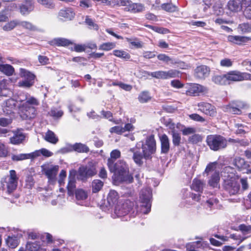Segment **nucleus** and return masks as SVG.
I'll return each instance as SVG.
<instances>
[{
	"label": "nucleus",
	"instance_id": "obj_1",
	"mask_svg": "<svg viewBox=\"0 0 251 251\" xmlns=\"http://www.w3.org/2000/svg\"><path fill=\"white\" fill-rule=\"evenodd\" d=\"M230 167H226L222 172L224 187L230 196L236 195L240 191V185L233 173L229 172Z\"/></svg>",
	"mask_w": 251,
	"mask_h": 251
},
{
	"label": "nucleus",
	"instance_id": "obj_2",
	"mask_svg": "<svg viewBox=\"0 0 251 251\" xmlns=\"http://www.w3.org/2000/svg\"><path fill=\"white\" fill-rule=\"evenodd\" d=\"M108 168L111 172L115 173L119 181L126 183L133 181V178L129 174L128 165L124 160H120L115 163L110 161Z\"/></svg>",
	"mask_w": 251,
	"mask_h": 251
},
{
	"label": "nucleus",
	"instance_id": "obj_3",
	"mask_svg": "<svg viewBox=\"0 0 251 251\" xmlns=\"http://www.w3.org/2000/svg\"><path fill=\"white\" fill-rule=\"evenodd\" d=\"M18 101L22 103L19 106V110L27 118H33L36 114V109L34 106L39 104L38 100L33 97L26 96L25 100L19 99Z\"/></svg>",
	"mask_w": 251,
	"mask_h": 251
},
{
	"label": "nucleus",
	"instance_id": "obj_4",
	"mask_svg": "<svg viewBox=\"0 0 251 251\" xmlns=\"http://www.w3.org/2000/svg\"><path fill=\"white\" fill-rule=\"evenodd\" d=\"M206 142L210 149L217 151L225 148L227 146V140L220 135H209L207 136Z\"/></svg>",
	"mask_w": 251,
	"mask_h": 251
},
{
	"label": "nucleus",
	"instance_id": "obj_5",
	"mask_svg": "<svg viewBox=\"0 0 251 251\" xmlns=\"http://www.w3.org/2000/svg\"><path fill=\"white\" fill-rule=\"evenodd\" d=\"M97 173L96 164L90 162L87 165L79 167L78 171V178L82 181H85L88 177L95 176Z\"/></svg>",
	"mask_w": 251,
	"mask_h": 251
},
{
	"label": "nucleus",
	"instance_id": "obj_6",
	"mask_svg": "<svg viewBox=\"0 0 251 251\" xmlns=\"http://www.w3.org/2000/svg\"><path fill=\"white\" fill-rule=\"evenodd\" d=\"M142 149L144 158L146 159L150 158L151 154L155 152L156 149V141L153 135H151L147 137L145 143L142 144Z\"/></svg>",
	"mask_w": 251,
	"mask_h": 251
},
{
	"label": "nucleus",
	"instance_id": "obj_7",
	"mask_svg": "<svg viewBox=\"0 0 251 251\" xmlns=\"http://www.w3.org/2000/svg\"><path fill=\"white\" fill-rule=\"evenodd\" d=\"M151 198V191L150 188H146L141 190L139 198L142 203V208L146 209L145 210L142 209V212L145 214H148L151 210V204L150 201Z\"/></svg>",
	"mask_w": 251,
	"mask_h": 251
},
{
	"label": "nucleus",
	"instance_id": "obj_8",
	"mask_svg": "<svg viewBox=\"0 0 251 251\" xmlns=\"http://www.w3.org/2000/svg\"><path fill=\"white\" fill-rule=\"evenodd\" d=\"M20 74L22 77L24 78L25 80L18 82L19 86L24 88H30L33 85L35 77L34 74L23 68L20 69Z\"/></svg>",
	"mask_w": 251,
	"mask_h": 251
},
{
	"label": "nucleus",
	"instance_id": "obj_9",
	"mask_svg": "<svg viewBox=\"0 0 251 251\" xmlns=\"http://www.w3.org/2000/svg\"><path fill=\"white\" fill-rule=\"evenodd\" d=\"M227 84L230 81H240L244 80H250L251 74L248 73H242L238 71H232L226 74Z\"/></svg>",
	"mask_w": 251,
	"mask_h": 251
},
{
	"label": "nucleus",
	"instance_id": "obj_10",
	"mask_svg": "<svg viewBox=\"0 0 251 251\" xmlns=\"http://www.w3.org/2000/svg\"><path fill=\"white\" fill-rule=\"evenodd\" d=\"M148 75L157 79H166L170 78L178 77L179 72L176 70H170L168 71H159L149 72Z\"/></svg>",
	"mask_w": 251,
	"mask_h": 251
},
{
	"label": "nucleus",
	"instance_id": "obj_11",
	"mask_svg": "<svg viewBox=\"0 0 251 251\" xmlns=\"http://www.w3.org/2000/svg\"><path fill=\"white\" fill-rule=\"evenodd\" d=\"M18 177L17 176L15 170H10L9 175L6 176L4 178V182L6 183L7 192L9 193H11L16 189L18 184Z\"/></svg>",
	"mask_w": 251,
	"mask_h": 251
},
{
	"label": "nucleus",
	"instance_id": "obj_12",
	"mask_svg": "<svg viewBox=\"0 0 251 251\" xmlns=\"http://www.w3.org/2000/svg\"><path fill=\"white\" fill-rule=\"evenodd\" d=\"M133 203L129 200H126L122 203H119L115 207V213L121 217L127 214L132 209Z\"/></svg>",
	"mask_w": 251,
	"mask_h": 251
},
{
	"label": "nucleus",
	"instance_id": "obj_13",
	"mask_svg": "<svg viewBox=\"0 0 251 251\" xmlns=\"http://www.w3.org/2000/svg\"><path fill=\"white\" fill-rule=\"evenodd\" d=\"M42 167L43 171L49 178V181L52 182H54L59 170V166L58 165L47 164L42 166Z\"/></svg>",
	"mask_w": 251,
	"mask_h": 251
},
{
	"label": "nucleus",
	"instance_id": "obj_14",
	"mask_svg": "<svg viewBox=\"0 0 251 251\" xmlns=\"http://www.w3.org/2000/svg\"><path fill=\"white\" fill-rule=\"evenodd\" d=\"M207 91L206 87L200 84H193L186 91V94L187 96H195L199 95L200 93H206Z\"/></svg>",
	"mask_w": 251,
	"mask_h": 251
},
{
	"label": "nucleus",
	"instance_id": "obj_15",
	"mask_svg": "<svg viewBox=\"0 0 251 251\" xmlns=\"http://www.w3.org/2000/svg\"><path fill=\"white\" fill-rule=\"evenodd\" d=\"M76 171L75 170L72 169L70 171L69 175L68 177L69 181L67 185L68 194L69 196H72L74 194L75 190V176Z\"/></svg>",
	"mask_w": 251,
	"mask_h": 251
},
{
	"label": "nucleus",
	"instance_id": "obj_16",
	"mask_svg": "<svg viewBox=\"0 0 251 251\" xmlns=\"http://www.w3.org/2000/svg\"><path fill=\"white\" fill-rule=\"evenodd\" d=\"M245 104L241 101H237L236 103H232L228 104L225 107L226 112L233 114H239L241 113L240 108L245 107Z\"/></svg>",
	"mask_w": 251,
	"mask_h": 251
},
{
	"label": "nucleus",
	"instance_id": "obj_17",
	"mask_svg": "<svg viewBox=\"0 0 251 251\" xmlns=\"http://www.w3.org/2000/svg\"><path fill=\"white\" fill-rule=\"evenodd\" d=\"M199 110L204 114L213 116L216 113L214 107L209 103L201 102L198 103Z\"/></svg>",
	"mask_w": 251,
	"mask_h": 251
},
{
	"label": "nucleus",
	"instance_id": "obj_18",
	"mask_svg": "<svg viewBox=\"0 0 251 251\" xmlns=\"http://www.w3.org/2000/svg\"><path fill=\"white\" fill-rule=\"evenodd\" d=\"M210 73L209 68L205 65L198 66L195 70V76L198 79H204Z\"/></svg>",
	"mask_w": 251,
	"mask_h": 251
},
{
	"label": "nucleus",
	"instance_id": "obj_19",
	"mask_svg": "<svg viewBox=\"0 0 251 251\" xmlns=\"http://www.w3.org/2000/svg\"><path fill=\"white\" fill-rule=\"evenodd\" d=\"M18 100L17 101L13 99H10L6 100L3 105V111L5 114L9 115L13 113L14 110L16 107V104Z\"/></svg>",
	"mask_w": 251,
	"mask_h": 251
},
{
	"label": "nucleus",
	"instance_id": "obj_20",
	"mask_svg": "<svg viewBox=\"0 0 251 251\" xmlns=\"http://www.w3.org/2000/svg\"><path fill=\"white\" fill-rule=\"evenodd\" d=\"M125 10L132 13L141 12L145 10V7L141 3H132L131 1L128 0V3L126 6Z\"/></svg>",
	"mask_w": 251,
	"mask_h": 251
},
{
	"label": "nucleus",
	"instance_id": "obj_21",
	"mask_svg": "<svg viewBox=\"0 0 251 251\" xmlns=\"http://www.w3.org/2000/svg\"><path fill=\"white\" fill-rule=\"evenodd\" d=\"M227 40L230 42L241 45L251 40V38L246 36L229 35Z\"/></svg>",
	"mask_w": 251,
	"mask_h": 251
},
{
	"label": "nucleus",
	"instance_id": "obj_22",
	"mask_svg": "<svg viewBox=\"0 0 251 251\" xmlns=\"http://www.w3.org/2000/svg\"><path fill=\"white\" fill-rule=\"evenodd\" d=\"M227 6L230 11L234 12H237L242 9V7H244L243 0L242 2L240 0H230L227 3Z\"/></svg>",
	"mask_w": 251,
	"mask_h": 251
},
{
	"label": "nucleus",
	"instance_id": "obj_23",
	"mask_svg": "<svg viewBox=\"0 0 251 251\" xmlns=\"http://www.w3.org/2000/svg\"><path fill=\"white\" fill-rule=\"evenodd\" d=\"M25 4H22L20 6V13L24 15H27L33 10V0H24Z\"/></svg>",
	"mask_w": 251,
	"mask_h": 251
},
{
	"label": "nucleus",
	"instance_id": "obj_24",
	"mask_svg": "<svg viewBox=\"0 0 251 251\" xmlns=\"http://www.w3.org/2000/svg\"><path fill=\"white\" fill-rule=\"evenodd\" d=\"M162 153H167L170 150V140L166 134L160 136Z\"/></svg>",
	"mask_w": 251,
	"mask_h": 251
},
{
	"label": "nucleus",
	"instance_id": "obj_25",
	"mask_svg": "<svg viewBox=\"0 0 251 251\" xmlns=\"http://www.w3.org/2000/svg\"><path fill=\"white\" fill-rule=\"evenodd\" d=\"M129 151L133 153V159L135 163L139 166H141L143 164V159L144 158V154L139 151H136L134 148L130 149Z\"/></svg>",
	"mask_w": 251,
	"mask_h": 251
},
{
	"label": "nucleus",
	"instance_id": "obj_26",
	"mask_svg": "<svg viewBox=\"0 0 251 251\" xmlns=\"http://www.w3.org/2000/svg\"><path fill=\"white\" fill-rule=\"evenodd\" d=\"M25 135L21 132L18 131L14 133L13 137L10 138V143L14 145L21 144L25 140Z\"/></svg>",
	"mask_w": 251,
	"mask_h": 251
},
{
	"label": "nucleus",
	"instance_id": "obj_27",
	"mask_svg": "<svg viewBox=\"0 0 251 251\" xmlns=\"http://www.w3.org/2000/svg\"><path fill=\"white\" fill-rule=\"evenodd\" d=\"M75 13L72 8H67L61 9L59 12V16L68 20H72Z\"/></svg>",
	"mask_w": 251,
	"mask_h": 251
},
{
	"label": "nucleus",
	"instance_id": "obj_28",
	"mask_svg": "<svg viewBox=\"0 0 251 251\" xmlns=\"http://www.w3.org/2000/svg\"><path fill=\"white\" fill-rule=\"evenodd\" d=\"M244 7V15L248 19H251V0H243Z\"/></svg>",
	"mask_w": 251,
	"mask_h": 251
},
{
	"label": "nucleus",
	"instance_id": "obj_29",
	"mask_svg": "<svg viewBox=\"0 0 251 251\" xmlns=\"http://www.w3.org/2000/svg\"><path fill=\"white\" fill-rule=\"evenodd\" d=\"M212 81L216 84L227 85V80L226 74L223 75H214L212 78Z\"/></svg>",
	"mask_w": 251,
	"mask_h": 251
},
{
	"label": "nucleus",
	"instance_id": "obj_30",
	"mask_svg": "<svg viewBox=\"0 0 251 251\" xmlns=\"http://www.w3.org/2000/svg\"><path fill=\"white\" fill-rule=\"evenodd\" d=\"M73 145V151L79 153H87L89 151V148L85 144L76 143Z\"/></svg>",
	"mask_w": 251,
	"mask_h": 251
},
{
	"label": "nucleus",
	"instance_id": "obj_31",
	"mask_svg": "<svg viewBox=\"0 0 251 251\" xmlns=\"http://www.w3.org/2000/svg\"><path fill=\"white\" fill-rule=\"evenodd\" d=\"M44 139L47 142L53 144H56L58 141V139L54 133L50 130H48L46 133Z\"/></svg>",
	"mask_w": 251,
	"mask_h": 251
},
{
	"label": "nucleus",
	"instance_id": "obj_32",
	"mask_svg": "<svg viewBox=\"0 0 251 251\" xmlns=\"http://www.w3.org/2000/svg\"><path fill=\"white\" fill-rule=\"evenodd\" d=\"M0 71L8 76H10L13 74L14 69L10 65L0 64Z\"/></svg>",
	"mask_w": 251,
	"mask_h": 251
},
{
	"label": "nucleus",
	"instance_id": "obj_33",
	"mask_svg": "<svg viewBox=\"0 0 251 251\" xmlns=\"http://www.w3.org/2000/svg\"><path fill=\"white\" fill-rule=\"evenodd\" d=\"M118 199L119 195L116 191L111 190L109 191L107 199V201L110 205L115 203L117 201Z\"/></svg>",
	"mask_w": 251,
	"mask_h": 251
},
{
	"label": "nucleus",
	"instance_id": "obj_34",
	"mask_svg": "<svg viewBox=\"0 0 251 251\" xmlns=\"http://www.w3.org/2000/svg\"><path fill=\"white\" fill-rule=\"evenodd\" d=\"M234 165L240 170H244L249 167L245 160L241 157H237L234 161Z\"/></svg>",
	"mask_w": 251,
	"mask_h": 251
},
{
	"label": "nucleus",
	"instance_id": "obj_35",
	"mask_svg": "<svg viewBox=\"0 0 251 251\" xmlns=\"http://www.w3.org/2000/svg\"><path fill=\"white\" fill-rule=\"evenodd\" d=\"M204 187L203 182L200 179H194L193 181L191 188L197 192H201L202 191Z\"/></svg>",
	"mask_w": 251,
	"mask_h": 251
},
{
	"label": "nucleus",
	"instance_id": "obj_36",
	"mask_svg": "<svg viewBox=\"0 0 251 251\" xmlns=\"http://www.w3.org/2000/svg\"><path fill=\"white\" fill-rule=\"evenodd\" d=\"M219 174L218 172L215 171L209 179L208 183L213 188L217 187L219 185Z\"/></svg>",
	"mask_w": 251,
	"mask_h": 251
},
{
	"label": "nucleus",
	"instance_id": "obj_37",
	"mask_svg": "<svg viewBox=\"0 0 251 251\" xmlns=\"http://www.w3.org/2000/svg\"><path fill=\"white\" fill-rule=\"evenodd\" d=\"M151 99V97L148 91H143L141 92L138 97L139 101L142 103L148 102Z\"/></svg>",
	"mask_w": 251,
	"mask_h": 251
},
{
	"label": "nucleus",
	"instance_id": "obj_38",
	"mask_svg": "<svg viewBox=\"0 0 251 251\" xmlns=\"http://www.w3.org/2000/svg\"><path fill=\"white\" fill-rule=\"evenodd\" d=\"M103 182L99 179H95L92 181V187L93 193H97L102 188Z\"/></svg>",
	"mask_w": 251,
	"mask_h": 251
},
{
	"label": "nucleus",
	"instance_id": "obj_39",
	"mask_svg": "<svg viewBox=\"0 0 251 251\" xmlns=\"http://www.w3.org/2000/svg\"><path fill=\"white\" fill-rule=\"evenodd\" d=\"M239 230L247 237H251V226L241 224L239 226Z\"/></svg>",
	"mask_w": 251,
	"mask_h": 251
},
{
	"label": "nucleus",
	"instance_id": "obj_40",
	"mask_svg": "<svg viewBox=\"0 0 251 251\" xmlns=\"http://www.w3.org/2000/svg\"><path fill=\"white\" fill-rule=\"evenodd\" d=\"M113 53L116 56L123 58L126 60H127L130 58V54L124 50H114Z\"/></svg>",
	"mask_w": 251,
	"mask_h": 251
},
{
	"label": "nucleus",
	"instance_id": "obj_41",
	"mask_svg": "<svg viewBox=\"0 0 251 251\" xmlns=\"http://www.w3.org/2000/svg\"><path fill=\"white\" fill-rule=\"evenodd\" d=\"M52 43L58 46H66L71 43L69 40L62 38H55Z\"/></svg>",
	"mask_w": 251,
	"mask_h": 251
},
{
	"label": "nucleus",
	"instance_id": "obj_42",
	"mask_svg": "<svg viewBox=\"0 0 251 251\" xmlns=\"http://www.w3.org/2000/svg\"><path fill=\"white\" fill-rule=\"evenodd\" d=\"M7 245L12 249L15 248L18 245V241L16 237H8L6 240Z\"/></svg>",
	"mask_w": 251,
	"mask_h": 251
},
{
	"label": "nucleus",
	"instance_id": "obj_43",
	"mask_svg": "<svg viewBox=\"0 0 251 251\" xmlns=\"http://www.w3.org/2000/svg\"><path fill=\"white\" fill-rule=\"evenodd\" d=\"M121 156V152L118 150H114L112 151L110 153V158L107 160V165L109 166V163L110 161L113 163H115V161L117 158H119Z\"/></svg>",
	"mask_w": 251,
	"mask_h": 251
},
{
	"label": "nucleus",
	"instance_id": "obj_44",
	"mask_svg": "<svg viewBox=\"0 0 251 251\" xmlns=\"http://www.w3.org/2000/svg\"><path fill=\"white\" fill-rule=\"evenodd\" d=\"M238 29L243 34L251 32V25L249 23H242L239 25Z\"/></svg>",
	"mask_w": 251,
	"mask_h": 251
},
{
	"label": "nucleus",
	"instance_id": "obj_45",
	"mask_svg": "<svg viewBox=\"0 0 251 251\" xmlns=\"http://www.w3.org/2000/svg\"><path fill=\"white\" fill-rule=\"evenodd\" d=\"M172 142L175 146H179L181 141V136L179 133L175 131H172Z\"/></svg>",
	"mask_w": 251,
	"mask_h": 251
},
{
	"label": "nucleus",
	"instance_id": "obj_46",
	"mask_svg": "<svg viewBox=\"0 0 251 251\" xmlns=\"http://www.w3.org/2000/svg\"><path fill=\"white\" fill-rule=\"evenodd\" d=\"M115 47L116 44L114 43L107 42L101 44L99 46V50L104 51H109L115 48Z\"/></svg>",
	"mask_w": 251,
	"mask_h": 251
},
{
	"label": "nucleus",
	"instance_id": "obj_47",
	"mask_svg": "<svg viewBox=\"0 0 251 251\" xmlns=\"http://www.w3.org/2000/svg\"><path fill=\"white\" fill-rule=\"evenodd\" d=\"M161 7L163 10L169 12H173L177 11V7L170 3H163L161 5Z\"/></svg>",
	"mask_w": 251,
	"mask_h": 251
},
{
	"label": "nucleus",
	"instance_id": "obj_48",
	"mask_svg": "<svg viewBox=\"0 0 251 251\" xmlns=\"http://www.w3.org/2000/svg\"><path fill=\"white\" fill-rule=\"evenodd\" d=\"M88 197L87 193L82 189H77L75 191V197L78 200H84Z\"/></svg>",
	"mask_w": 251,
	"mask_h": 251
},
{
	"label": "nucleus",
	"instance_id": "obj_49",
	"mask_svg": "<svg viewBox=\"0 0 251 251\" xmlns=\"http://www.w3.org/2000/svg\"><path fill=\"white\" fill-rule=\"evenodd\" d=\"M157 58L159 60L164 61L166 63L170 62V63L172 64L176 63V61H175L172 58L165 54H160L158 55Z\"/></svg>",
	"mask_w": 251,
	"mask_h": 251
},
{
	"label": "nucleus",
	"instance_id": "obj_50",
	"mask_svg": "<svg viewBox=\"0 0 251 251\" xmlns=\"http://www.w3.org/2000/svg\"><path fill=\"white\" fill-rule=\"evenodd\" d=\"M29 155L27 153H21L19 154H13L11 159L14 161H22L26 159H28Z\"/></svg>",
	"mask_w": 251,
	"mask_h": 251
},
{
	"label": "nucleus",
	"instance_id": "obj_51",
	"mask_svg": "<svg viewBox=\"0 0 251 251\" xmlns=\"http://www.w3.org/2000/svg\"><path fill=\"white\" fill-rule=\"evenodd\" d=\"M128 3V0H110V6H126Z\"/></svg>",
	"mask_w": 251,
	"mask_h": 251
},
{
	"label": "nucleus",
	"instance_id": "obj_52",
	"mask_svg": "<svg viewBox=\"0 0 251 251\" xmlns=\"http://www.w3.org/2000/svg\"><path fill=\"white\" fill-rule=\"evenodd\" d=\"M17 25H19V23L16 21H11L6 24L2 27V29L4 31H10L14 29Z\"/></svg>",
	"mask_w": 251,
	"mask_h": 251
},
{
	"label": "nucleus",
	"instance_id": "obj_53",
	"mask_svg": "<svg viewBox=\"0 0 251 251\" xmlns=\"http://www.w3.org/2000/svg\"><path fill=\"white\" fill-rule=\"evenodd\" d=\"M19 25L22 26L25 28L27 29H29L30 30H36L37 29L35 26L32 25V23L26 22V21H23L19 23Z\"/></svg>",
	"mask_w": 251,
	"mask_h": 251
},
{
	"label": "nucleus",
	"instance_id": "obj_54",
	"mask_svg": "<svg viewBox=\"0 0 251 251\" xmlns=\"http://www.w3.org/2000/svg\"><path fill=\"white\" fill-rule=\"evenodd\" d=\"M101 114L102 115L104 118L108 119L110 121L113 122L115 124H119L120 123L121 120H113L112 113L110 111L102 110L101 111Z\"/></svg>",
	"mask_w": 251,
	"mask_h": 251
},
{
	"label": "nucleus",
	"instance_id": "obj_55",
	"mask_svg": "<svg viewBox=\"0 0 251 251\" xmlns=\"http://www.w3.org/2000/svg\"><path fill=\"white\" fill-rule=\"evenodd\" d=\"M50 116L55 118H60L63 114V112L56 108H52L49 112Z\"/></svg>",
	"mask_w": 251,
	"mask_h": 251
},
{
	"label": "nucleus",
	"instance_id": "obj_56",
	"mask_svg": "<svg viewBox=\"0 0 251 251\" xmlns=\"http://www.w3.org/2000/svg\"><path fill=\"white\" fill-rule=\"evenodd\" d=\"M38 2L48 8H52L54 4L52 0H37Z\"/></svg>",
	"mask_w": 251,
	"mask_h": 251
},
{
	"label": "nucleus",
	"instance_id": "obj_57",
	"mask_svg": "<svg viewBox=\"0 0 251 251\" xmlns=\"http://www.w3.org/2000/svg\"><path fill=\"white\" fill-rule=\"evenodd\" d=\"M188 141L192 144H196L202 141V137L199 134H194L189 137Z\"/></svg>",
	"mask_w": 251,
	"mask_h": 251
},
{
	"label": "nucleus",
	"instance_id": "obj_58",
	"mask_svg": "<svg viewBox=\"0 0 251 251\" xmlns=\"http://www.w3.org/2000/svg\"><path fill=\"white\" fill-rule=\"evenodd\" d=\"M147 26L149 27V28L152 29L154 31L159 33L167 34L169 32V30L167 28L152 26L151 25H147Z\"/></svg>",
	"mask_w": 251,
	"mask_h": 251
},
{
	"label": "nucleus",
	"instance_id": "obj_59",
	"mask_svg": "<svg viewBox=\"0 0 251 251\" xmlns=\"http://www.w3.org/2000/svg\"><path fill=\"white\" fill-rule=\"evenodd\" d=\"M233 65V61L229 58H224L220 61V65L223 67H230Z\"/></svg>",
	"mask_w": 251,
	"mask_h": 251
},
{
	"label": "nucleus",
	"instance_id": "obj_60",
	"mask_svg": "<svg viewBox=\"0 0 251 251\" xmlns=\"http://www.w3.org/2000/svg\"><path fill=\"white\" fill-rule=\"evenodd\" d=\"M109 131L111 133H115L117 134H121L124 132V130L123 129V127L121 126H115L110 128Z\"/></svg>",
	"mask_w": 251,
	"mask_h": 251
},
{
	"label": "nucleus",
	"instance_id": "obj_61",
	"mask_svg": "<svg viewBox=\"0 0 251 251\" xmlns=\"http://www.w3.org/2000/svg\"><path fill=\"white\" fill-rule=\"evenodd\" d=\"M189 117L191 119L197 122H204L205 121V119L198 114H192L189 115Z\"/></svg>",
	"mask_w": 251,
	"mask_h": 251
},
{
	"label": "nucleus",
	"instance_id": "obj_62",
	"mask_svg": "<svg viewBox=\"0 0 251 251\" xmlns=\"http://www.w3.org/2000/svg\"><path fill=\"white\" fill-rule=\"evenodd\" d=\"M7 153V149L3 144L0 142V157H5Z\"/></svg>",
	"mask_w": 251,
	"mask_h": 251
},
{
	"label": "nucleus",
	"instance_id": "obj_63",
	"mask_svg": "<svg viewBox=\"0 0 251 251\" xmlns=\"http://www.w3.org/2000/svg\"><path fill=\"white\" fill-rule=\"evenodd\" d=\"M73 151L72 145H68L67 146L61 149L59 152L61 153H66Z\"/></svg>",
	"mask_w": 251,
	"mask_h": 251
},
{
	"label": "nucleus",
	"instance_id": "obj_64",
	"mask_svg": "<svg viewBox=\"0 0 251 251\" xmlns=\"http://www.w3.org/2000/svg\"><path fill=\"white\" fill-rule=\"evenodd\" d=\"M26 248L29 251H37L38 247L37 245L34 243H28L26 244Z\"/></svg>",
	"mask_w": 251,
	"mask_h": 251
}]
</instances>
